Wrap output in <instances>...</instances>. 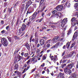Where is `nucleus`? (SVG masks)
<instances>
[{"label": "nucleus", "mask_w": 78, "mask_h": 78, "mask_svg": "<svg viewBox=\"0 0 78 78\" xmlns=\"http://www.w3.org/2000/svg\"><path fill=\"white\" fill-rule=\"evenodd\" d=\"M40 43L41 45H44L45 44V41L43 39H41L40 41Z\"/></svg>", "instance_id": "11"}, {"label": "nucleus", "mask_w": 78, "mask_h": 78, "mask_svg": "<svg viewBox=\"0 0 78 78\" xmlns=\"http://www.w3.org/2000/svg\"><path fill=\"white\" fill-rule=\"evenodd\" d=\"M51 28H56V24H54L52 26H51Z\"/></svg>", "instance_id": "29"}, {"label": "nucleus", "mask_w": 78, "mask_h": 78, "mask_svg": "<svg viewBox=\"0 0 78 78\" xmlns=\"http://www.w3.org/2000/svg\"><path fill=\"white\" fill-rule=\"evenodd\" d=\"M78 36V33L75 32L72 38V40L73 41H75L77 39V37Z\"/></svg>", "instance_id": "5"}, {"label": "nucleus", "mask_w": 78, "mask_h": 78, "mask_svg": "<svg viewBox=\"0 0 78 78\" xmlns=\"http://www.w3.org/2000/svg\"><path fill=\"white\" fill-rule=\"evenodd\" d=\"M62 24L61 25V27H62L63 28H64V27L65 26V25L66 24V23H64V22H62Z\"/></svg>", "instance_id": "26"}, {"label": "nucleus", "mask_w": 78, "mask_h": 78, "mask_svg": "<svg viewBox=\"0 0 78 78\" xmlns=\"http://www.w3.org/2000/svg\"><path fill=\"white\" fill-rule=\"evenodd\" d=\"M24 56L25 57H27V56H28V53H25L24 54Z\"/></svg>", "instance_id": "40"}, {"label": "nucleus", "mask_w": 78, "mask_h": 78, "mask_svg": "<svg viewBox=\"0 0 78 78\" xmlns=\"http://www.w3.org/2000/svg\"><path fill=\"white\" fill-rule=\"evenodd\" d=\"M26 47L28 49H29L30 48V45H29V44L28 43H26L25 45Z\"/></svg>", "instance_id": "22"}, {"label": "nucleus", "mask_w": 78, "mask_h": 78, "mask_svg": "<svg viewBox=\"0 0 78 78\" xmlns=\"http://www.w3.org/2000/svg\"><path fill=\"white\" fill-rule=\"evenodd\" d=\"M72 33V29H70L68 31L67 34L68 35H69Z\"/></svg>", "instance_id": "24"}, {"label": "nucleus", "mask_w": 78, "mask_h": 78, "mask_svg": "<svg viewBox=\"0 0 78 78\" xmlns=\"http://www.w3.org/2000/svg\"><path fill=\"white\" fill-rule=\"evenodd\" d=\"M65 6H67L68 8H69L70 6V3L68 1H67L66 3L64 4Z\"/></svg>", "instance_id": "10"}, {"label": "nucleus", "mask_w": 78, "mask_h": 78, "mask_svg": "<svg viewBox=\"0 0 78 78\" xmlns=\"http://www.w3.org/2000/svg\"><path fill=\"white\" fill-rule=\"evenodd\" d=\"M34 18H31L30 19V22L27 23V25H31V24H32V23H33V22H34Z\"/></svg>", "instance_id": "7"}, {"label": "nucleus", "mask_w": 78, "mask_h": 78, "mask_svg": "<svg viewBox=\"0 0 78 78\" xmlns=\"http://www.w3.org/2000/svg\"><path fill=\"white\" fill-rule=\"evenodd\" d=\"M44 66L45 63H44L41 66V67H44Z\"/></svg>", "instance_id": "59"}, {"label": "nucleus", "mask_w": 78, "mask_h": 78, "mask_svg": "<svg viewBox=\"0 0 78 78\" xmlns=\"http://www.w3.org/2000/svg\"><path fill=\"white\" fill-rule=\"evenodd\" d=\"M1 33H5V30H3L1 31Z\"/></svg>", "instance_id": "60"}, {"label": "nucleus", "mask_w": 78, "mask_h": 78, "mask_svg": "<svg viewBox=\"0 0 78 78\" xmlns=\"http://www.w3.org/2000/svg\"><path fill=\"white\" fill-rule=\"evenodd\" d=\"M14 38L15 39H20V37H19L17 36H15Z\"/></svg>", "instance_id": "42"}, {"label": "nucleus", "mask_w": 78, "mask_h": 78, "mask_svg": "<svg viewBox=\"0 0 78 78\" xmlns=\"http://www.w3.org/2000/svg\"><path fill=\"white\" fill-rule=\"evenodd\" d=\"M36 68L34 69H33L32 70H31V72L33 73V72H34V71H35V70H36Z\"/></svg>", "instance_id": "47"}, {"label": "nucleus", "mask_w": 78, "mask_h": 78, "mask_svg": "<svg viewBox=\"0 0 78 78\" xmlns=\"http://www.w3.org/2000/svg\"><path fill=\"white\" fill-rule=\"evenodd\" d=\"M72 33V29H70L68 31L67 34L68 35H69Z\"/></svg>", "instance_id": "25"}, {"label": "nucleus", "mask_w": 78, "mask_h": 78, "mask_svg": "<svg viewBox=\"0 0 78 78\" xmlns=\"http://www.w3.org/2000/svg\"><path fill=\"white\" fill-rule=\"evenodd\" d=\"M29 6H30L29 5L26 4L25 7L26 10H27V9H28V7H29Z\"/></svg>", "instance_id": "37"}, {"label": "nucleus", "mask_w": 78, "mask_h": 78, "mask_svg": "<svg viewBox=\"0 0 78 78\" xmlns=\"http://www.w3.org/2000/svg\"><path fill=\"white\" fill-rule=\"evenodd\" d=\"M78 2L76 3L75 4V5H74V7L75 8H77V6H78Z\"/></svg>", "instance_id": "43"}, {"label": "nucleus", "mask_w": 78, "mask_h": 78, "mask_svg": "<svg viewBox=\"0 0 78 78\" xmlns=\"http://www.w3.org/2000/svg\"><path fill=\"white\" fill-rule=\"evenodd\" d=\"M70 60L69 59L68 60V61L66 62V64H69V63H70Z\"/></svg>", "instance_id": "56"}, {"label": "nucleus", "mask_w": 78, "mask_h": 78, "mask_svg": "<svg viewBox=\"0 0 78 78\" xmlns=\"http://www.w3.org/2000/svg\"><path fill=\"white\" fill-rule=\"evenodd\" d=\"M37 48H35L34 49L35 50H37L36 53L37 54H39L40 53V50L39 49H37Z\"/></svg>", "instance_id": "18"}, {"label": "nucleus", "mask_w": 78, "mask_h": 78, "mask_svg": "<svg viewBox=\"0 0 78 78\" xmlns=\"http://www.w3.org/2000/svg\"><path fill=\"white\" fill-rule=\"evenodd\" d=\"M75 45V42H73L71 44V45L70 47V48H72L73 47L74 45Z\"/></svg>", "instance_id": "17"}, {"label": "nucleus", "mask_w": 78, "mask_h": 78, "mask_svg": "<svg viewBox=\"0 0 78 78\" xmlns=\"http://www.w3.org/2000/svg\"><path fill=\"white\" fill-rule=\"evenodd\" d=\"M22 8V9H23L25 8V4H23Z\"/></svg>", "instance_id": "48"}, {"label": "nucleus", "mask_w": 78, "mask_h": 78, "mask_svg": "<svg viewBox=\"0 0 78 78\" xmlns=\"http://www.w3.org/2000/svg\"><path fill=\"white\" fill-rule=\"evenodd\" d=\"M29 68H30V66H28L27 68H26L24 69L23 72V73H25V72H27V71L28 70Z\"/></svg>", "instance_id": "13"}, {"label": "nucleus", "mask_w": 78, "mask_h": 78, "mask_svg": "<svg viewBox=\"0 0 78 78\" xmlns=\"http://www.w3.org/2000/svg\"><path fill=\"white\" fill-rule=\"evenodd\" d=\"M46 56H47V55H43V57H42V59H43V60H45V59H46Z\"/></svg>", "instance_id": "33"}, {"label": "nucleus", "mask_w": 78, "mask_h": 78, "mask_svg": "<svg viewBox=\"0 0 78 78\" xmlns=\"http://www.w3.org/2000/svg\"><path fill=\"white\" fill-rule=\"evenodd\" d=\"M37 12H35L33 15V16L35 17V16L37 15Z\"/></svg>", "instance_id": "41"}, {"label": "nucleus", "mask_w": 78, "mask_h": 78, "mask_svg": "<svg viewBox=\"0 0 78 78\" xmlns=\"http://www.w3.org/2000/svg\"><path fill=\"white\" fill-rule=\"evenodd\" d=\"M71 63H70L67 66V67L68 69H69V70L70 69H72V67L74 66V65H75V63L73 62V61L72 60L71 61Z\"/></svg>", "instance_id": "3"}, {"label": "nucleus", "mask_w": 78, "mask_h": 78, "mask_svg": "<svg viewBox=\"0 0 78 78\" xmlns=\"http://www.w3.org/2000/svg\"><path fill=\"white\" fill-rule=\"evenodd\" d=\"M63 8V6L62 5H58L56 7V9L58 11H61Z\"/></svg>", "instance_id": "6"}, {"label": "nucleus", "mask_w": 78, "mask_h": 78, "mask_svg": "<svg viewBox=\"0 0 78 78\" xmlns=\"http://www.w3.org/2000/svg\"><path fill=\"white\" fill-rule=\"evenodd\" d=\"M60 77H62L64 76V73H59Z\"/></svg>", "instance_id": "34"}, {"label": "nucleus", "mask_w": 78, "mask_h": 78, "mask_svg": "<svg viewBox=\"0 0 78 78\" xmlns=\"http://www.w3.org/2000/svg\"><path fill=\"white\" fill-rule=\"evenodd\" d=\"M44 2V0H41L40 2V4H41V3L42 4V3H43Z\"/></svg>", "instance_id": "52"}, {"label": "nucleus", "mask_w": 78, "mask_h": 78, "mask_svg": "<svg viewBox=\"0 0 78 78\" xmlns=\"http://www.w3.org/2000/svg\"><path fill=\"white\" fill-rule=\"evenodd\" d=\"M9 10V12L11 13V11H12V8H11L10 9H8Z\"/></svg>", "instance_id": "55"}, {"label": "nucleus", "mask_w": 78, "mask_h": 78, "mask_svg": "<svg viewBox=\"0 0 78 78\" xmlns=\"http://www.w3.org/2000/svg\"><path fill=\"white\" fill-rule=\"evenodd\" d=\"M64 55H65V51H64L63 52V53H62V56H64Z\"/></svg>", "instance_id": "64"}, {"label": "nucleus", "mask_w": 78, "mask_h": 78, "mask_svg": "<svg viewBox=\"0 0 78 78\" xmlns=\"http://www.w3.org/2000/svg\"><path fill=\"white\" fill-rule=\"evenodd\" d=\"M66 63L64 64H63V65H62V68L63 67H64L66 66Z\"/></svg>", "instance_id": "39"}, {"label": "nucleus", "mask_w": 78, "mask_h": 78, "mask_svg": "<svg viewBox=\"0 0 78 78\" xmlns=\"http://www.w3.org/2000/svg\"><path fill=\"white\" fill-rule=\"evenodd\" d=\"M27 19H25L23 21V22L24 23H25V22H27Z\"/></svg>", "instance_id": "58"}, {"label": "nucleus", "mask_w": 78, "mask_h": 78, "mask_svg": "<svg viewBox=\"0 0 78 78\" xmlns=\"http://www.w3.org/2000/svg\"><path fill=\"white\" fill-rule=\"evenodd\" d=\"M74 54H75V53L74 52L72 53V54H71H71H69V56H73V55H74Z\"/></svg>", "instance_id": "36"}, {"label": "nucleus", "mask_w": 78, "mask_h": 78, "mask_svg": "<svg viewBox=\"0 0 78 78\" xmlns=\"http://www.w3.org/2000/svg\"><path fill=\"white\" fill-rule=\"evenodd\" d=\"M23 55H24V52H22L21 53V56H23Z\"/></svg>", "instance_id": "62"}, {"label": "nucleus", "mask_w": 78, "mask_h": 78, "mask_svg": "<svg viewBox=\"0 0 78 78\" xmlns=\"http://www.w3.org/2000/svg\"><path fill=\"white\" fill-rule=\"evenodd\" d=\"M66 1L67 0H63L62 2V3H64L66 2Z\"/></svg>", "instance_id": "57"}, {"label": "nucleus", "mask_w": 78, "mask_h": 78, "mask_svg": "<svg viewBox=\"0 0 78 78\" xmlns=\"http://www.w3.org/2000/svg\"><path fill=\"white\" fill-rule=\"evenodd\" d=\"M36 57V56H34V57L33 58V59L31 61V62H35V61H34V59H35Z\"/></svg>", "instance_id": "28"}, {"label": "nucleus", "mask_w": 78, "mask_h": 78, "mask_svg": "<svg viewBox=\"0 0 78 78\" xmlns=\"http://www.w3.org/2000/svg\"><path fill=\"white\" fill-rule=\"evenodd\" d=\"M18 58H19V59L18 60H17V59H16V61H20V59H23L24 58H23V57L22 56H21L20 55H18Z\"/></svg>", "instance_id": "15"}, {"label": "nucleus", "mask_w": 78, "mask_h": 78, "mask_svg": "<svg viewBox=\"0 0 78 78\" xmlns=\"http://www.w3.org/2000/svg\"><path fill=\"white\" fill-rule=\"evenodd\" d=\"M32 12L31 11V10H28L27 11V13H26V14L27 16V15H28L29 14H31Z\"/></svg>", "instance_id": "23"}, {"label": "nucleus", "mask_w": 78, "mask_h": 78, "mask_svg": "<svg viewBox=\"0 0 78 78\" xmlns=\"http://www.w3.org/2000/svg\"><path fill=\"white\" fill-rule=\"evenodd\" d=\"M32 3H33V2H31V1H29L27 2V4L30 6V5H31Z\"/></svg>", "instance_id": "21"}, {"label": "nucleus", "mask_w": 78, "mask_h": 78, "mask_svg": "<svg viewBox=\"0 0 78 78\" xmlns=\"http://www.w3.org/2000/svg\"><path fill=\"white\" fill-rule=\"evenodd\" d=\"M66 46L67 48H69L70 47V44H69L68 43L67 44H66Z\"/></svg>", "instance_id": "44"}, {"label": "nucleus", "mask_w": 78, "mask_h": 78, "mask_svg": "<svg viewBox=\"0 0 78 78\" xmlns=\"http://www.w3.org/2000/svg\"><path fill=\"white\" fill-rule=\"evenodd\" d=\"M59 42H58L56 43V44H55L54 46H53L52 47H51V48H58V46L59 45Z\"/></svg>", "instance_id": "9"}, {"label": "nucleus", "mask_w": 78, "mask_h": 78, "mask_svg": "<svg viewBox=\"0 0 78 78\" xmlns=\"http://www.w3.org/2000/svg\"><path fill=\"white\" fill-rule=\"evenodd\" d=\"M55 16H58L59 17H61V16H62V15L61 14V13L60 12H58L55 15Z\"/></svg>", "instance_id": "16"}, {"label": "nucleus", "mask_w": 78, "mask_h": 78, "mask_svg": "<svg viewBox=\"0 0 78 78\" xmlns=\"http://www.w3.org/2000/svg\"><path fill=\"white\" fill-rule=\"evenodd\" d=\"M27 26L24 23H23L22 24V27L19 30V34L20 35V36H22L24 35L25 33L23 31L26 28Z\"/></svg>", "instance_id": "1"}, {"label": "nucleus", "mask_w": 78, "mask_h": 78, "mask_svg": "<svg viewBox=\"0 0 78 78\" xmlns=\"http://www.w3.org/2000/svg\"><path fill=\"white\" fill-rule=\"evenodd\" d=\"M71 24H72V23L73 22H75L76 21V18H75V17L71 19Z\"/></svg>", "instance_id": "14"}, {"label": "nucleus", "mask_w": 78, "mask_h": 78, "mask_svg": "<svg viewBox=\"0 0 78 78\" xmlns=\"http://www.w3.org/2000/svg\"><path fill=\"white\" fill-rule=\"evenodd\" d=\"M35 42L36 44H37V43L38 42V39H37V38L36 39Z\"/></svg>", "instance_id": "51"}, {"label": "nucleus", "mask_w": 78, "mask_h": 78, "mask_svg": "<svg viewBox=\"0 0 78 78\" xmlns=\"http://www.w3.org/2000/svg\"><path fill=\"white\" fill-rule=\"evenodd\" d=\"M39 75L38 74H37V75H35V78H37V77H39Z\"/></svg>", "instance_id": "49"}, {"label": "nucleus", "mask_w": 78, "mask_h": 78, "mask_svg": "<svg viewBox=\"0 0 78 78\" xmlns=\"http://www.w3.org/2000/svg\"><path fill=\"white\" fill-rule=\"evenodd\" d=\"M57 11L56 10H54L52 11V13L53 14H55L56 12H57Z\"/></svg>", "instance_id": "31"}, {"label": "nucleus", "mask_w": 78, "mask_h": 78, "mask_svg": "<svg viewBox=\"0 0 78 78\" xmlns=\"http://www.w3.org/2000/svg\"><path fill=\"white\" fill-rule=\"evenodd\" d=\"M14 73H16V74H17V75H19L20 73V72H19V71H17V70H16V71H15L14 72Z\"/></svg>", "instance_id": "30"}, {"label": "nucleus", "mask_w": 78, "mask_h": 78, "mask_svg": "<svg viewBox=\"0 0 78 78\" xmlns=\"http://www.w3.org/2000/svg\"><path fill=\"white\" fill-rule=\"evenodd\" d=\"M1 24H2V25H3V24H4V21L3 20H1Z\"/></svg>", "instance_id": "53"}, {"label": "nucleus", "mask_w": 78, "mask_h": 78, "mask_svg": "<svg viewBox=\"0 0 78 78\" xmlns=\"http://www.w3.org/2000/svg\"><path fill=\"white\" fill-rule=\"evenodd\" d=\"M76 24V23H73V24L72 23V24H71V25H72V26L73 27H74V26H75V24Z\"/></svg>", "instance_id": "54"}, {"label": "nucleus", "mask_w": 78, "mask_h": 78, "mask_svg": "<svg viewBox=\"0 0 78 78\" xmlns=\"http://www.w3.org/2000/svg\"><path fill=\"white\" fill-rule=\"evenodd\" d=\"M1 42L4 46H7L8 45V41L5 38H2Z\"/></svg>", "instance_id": "2"}, {"label": "nucleus", "mask_w": 78, "mask_h": 78, "mask_svg": "<svg viewBox=\"0 0 78 78\" xmlns=\"http://www.w3.org/2000/svg\"><path fill=\"white\" fill-rule=\"evenodd\" d=\"M50 44H47L46 47L47 48H50Z\"/></svg>", "instance_id": "38"}, {"label": "nucleus", "mask_w": 78, "mask_h": 78, "mask_svg": "<svg viewBox=\"0 0 78 78\" xmlns=\"http://www.w3.org/2000/svg\"><path fill=\"white\" fill-rule=\"evenodd\" d=\"M59 37H55V38H53L52 41H54V42H56L58 41V38Z\"/></svg>", "instance_id": "12"}, {"label": "nucleus", "mask_w": 78, "mask_h": 78, "mask_svg": "<svg viewBox=\"0 0 78 78\" xmlns=\"http://www.w3.org/2000/svg\"><path fill=\"white\" fill-rule=\"evenodd\" d=\"M67 62V60L66 59H64L63 62H62V63L64 64V63H66Z\"/></svg>", "instance_id": "50"}, {"label": "nucleus", "mask_w": 78, "mask_h": 78, "mask_svg": "<svg viewBox=\"0 0 78 78\" xmlns=\"http://www.w3.org/2000/svg\"><path fill=\"white\" fill-rule=\"evenodd\" d=\"M31 61V59H29L27 62V65H30V62Z\"/></svg>", "instance_id": "35"}, {"label": "nucleus", "mask_w": 78, "mask_h": 78, "mask_svg": "<svg viewBox=\"0 0 78 78\" xmlns=\"http://www.w3.org/2000/svg\"><path fill=\"white\" fill-rule=\"evenodd\" d=\"M24 67H27V65L26 64H25L23 66Z\"/></svg>", "instance_id": "61"}, {"label": "nucleus", "mask_w": 78, "mask_h": 78, "mask_svg": "<svg viewBox=\"0 0 78 78\" xmlns=\"http://www.w3.org/2000/svg\"><path fill=\"white\" fill-rule=\"evenodd\" d=\"M62 22H64L65 23H67V18H64Z\"/></svg>", "instance_id": "19"}, {"label": "nucleus", "mask_w": 78, "mask_h": 78, "mask_svg": "<svg viewBox=\"0 0 78 78\" xmlns=\"http://www.w3.org/2000/svg\"><path fill=\"white\" fill-rule=\"evenodd\" d=\"M19 67V66L17 64H16L15 65L14 67V69L15 70H17L18 69V67Z\"/></svg>", "instance_id": "20"}, {"label": "nucleus", "mask_w": 78, "mask_h": 78, "mask_svg": "<svg viewBox=\"0 0 78 78\" xmlns=\"http://www.w3.org/2000/svg\"><path fill=\"white\" fill-rule=\"evenodd\" d=\"M44 10V9L43 8L42 9H41V10L40 11H38L37 12V14H39V12H42V11H43Z\"/></svg>", "instance_id": "32"}, {"label": "nucleus", "mask_w": 78, "mask_h": 78, "mask_svg": "<svg viewBox=\"0 0 78 78\" xmlns=\"http://www.w3.org/2000/svg\"><path fill=\"white\" fill-rule=\"evenodd\" d=\"M51 39H49L48 40H47L46 42V44H50L51 43Z\"/></svg>", "instance_id": "27"}, {"label": "nucleus", "mask_w": 78, "mask_h": 78, "mask_svg": "<svg viewBox=\"0 0 78 78\" xmlns=\"http://www.w3.org/2000/svg\"><path fill=\"white\" fill-rule=\"evenodd\" d=\"M8 40H9V42H11V38H8Z\"/></svg>", "instance_id": "63"}, {"label": "nucleus", "mask_w": 78, "mask_h": 78, "mask_svg": "<svg viewBox=\"0 0 78 78\" xmlns=\"http://www.w3.org/2000/svg\"><path fill=\"white\" fill-rule=\"evenodd\" d=\"M31 57V56L29 55L27 57V58H26L27 60H28V59H29Z\"/></svg>", "instance_id": "45"}, {"label": "nucleus", "mask_w": 78, "mask_h": 78, "mask_svg": "<svg viewBox=\"0 0 78 78\" xmlns=\"http://www.w3.org/2000/svg\"><path fill=\"white\" fill-rule=\"evenodd\" d=\"M43 19H44L43 18H41L40 20L39 19V23H40V22H41Z\"/></svg>", "instance_id": "46"}, {"label": "nucleus", "mask_w": 78, "mask_h": 78, "mask_svg": "<svg viewBox=\"0 0 78 78\" xmlns=\"http://www.w3.org/2000/svg\"><path fill=\"white\" fill-rule=\"evenodd\" d=\"M69 69L66 68L64 70V72L66 74H69L70 75L72 73V71L71 70H69Z\"/></svg>", "instance_id": "4"}, {"label": "nucleus", "mask_w": 78, "mask_h": 78, "mask_svg": "<svg viewBox=\"0 0 78 78\" xmlns=\"http://www.w3.org/2000/svg\"><path fill=\"white\" fill-rule=\"evenodd\" d=\"M78 74H77V72L75 71V73H73L71 75V76L73 78H75L77 76Z\"/></svg>", "instance_id": "8"}]
</instances>
